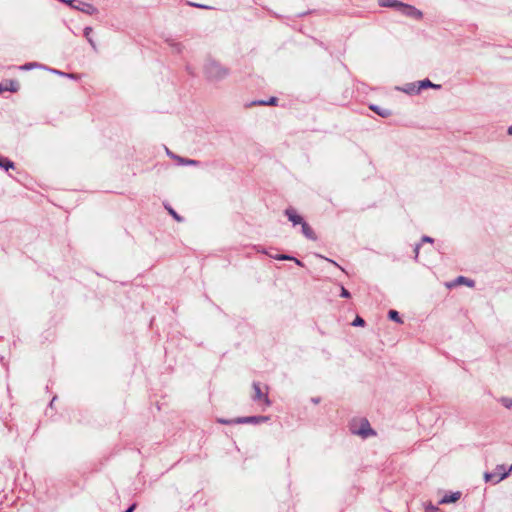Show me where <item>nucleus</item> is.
<instances>
[{"mask_svg": "<svg viewBox=\"0 0 512 512\" xmlns=\"http://www.w3.org/2000/svg\"><path fill=\"white\" fill-rule=\"evenodd\" d=\"M35 67H38V64H37L36 62H30V63H26V64H24V65L21 67V69H23V70H31V69H33V68H35Z\"/></svg>", "mask_w": 512, "mask_h": 512, "instance_id": "26", "label": "nucleus"}, {"mask_svg": "<svg viewBox=\"0 0 512 512\" xmlns=\"http://www.w3.org/2000/svg\"><path fill=\"white\" fill-rule=\"evenodd\" d=\"M461 497V492L459 491H456V492H451L449 494H446L444 495L441 500L439 501V504H449V503H454L456 502L457 500H459Z\"/></svg>", "mask_w": 512, "mask_h": 512, "instance_id": "9", "label": "nucleus"}, {"mask_svg": "<svg viewBox=\"0 0 512 512\" xmlns=\"http://www.w3.org/2000/svg\"><path fill=\"white\" fill-rule=\"evenodd\" d=\"M189 5L193 6V7H197V8H202V9H212V7H210V6L203 5V4H198V3H193V2H189Z\"/></svg>", "mask_w": 512, "mask_h": 512, "instance_id": "29", "label": "nucleus"}, {"mask_svg": "<svg viewBox=\"0 0 512 512\" xmlns=\"http://www.w3.org/2000/svg\"><path fill=\"white\" fill-rule=\"evenodd\" d=\"M276 102H277V98L276 97H271L268 100L254 101L251 104L252 105H275Z\"/></svg>", "mask_w": 512, "mask_h": 512, "instance_id": "17", "label": "nucleus"}, {"mask_svg": "<svg viewBox=\"0 0 512 512\" xmlns=\"http://www.w3.org/2000/svg\"><path fill=\"white\" fill-rule=\"evenodd\" d=\"M168 211L175 220H177L178 222L182 221V217L179 216L172 208H169Z\"/></svg>", "mask_w": 512, "mask_h": 512, "instance_id": "28", "label": "nucleus"}, {"mask_svg": "<svg viewBox=\"0 0 512 512\" xmlns=\"http://www.w3.org/2000/svg\"><path fill=\"white\" fill-rule=\"evenodd\" d=\"M222 72L221 66L215 61H208L205 65V73L209 79H217Z\"/></svg>", "mask_w": 512, "mask_h": 512, "instance_id": "6", "label": "nucleus"}, {"mask_svg": "<svg viewBox=\"0 0 512 512\" xmlns=\"http://www.w3.org/2000/svg\"><path fill=\"white\" fill-rule=\"evenodd\" d=\"M500 403L507 409L512 408V398L509 397H502L500 398Z\"/></svg>", "mask_w": 512, "mask_h": 512, "instance_id": "20", "label": "nucleus"}, {"mask_svg": "<svg viewBox=\"0 0 512 512\" xmlns=\"http://www.w3.org/2000/svg\"><path fill=\"white\" fill-rule=\"evenodd\" d=\"M169 45L177 52L180 53L182 51V45L180 43H176L174 41H169Z\"/></svg>", "mask_w": 512, "mask_h": 512, "instance_id": "23", "label": "nucleus"}, {"mask_svg": "<svg viewBox=\"0 0 512 512\" xmlns=\"http://www.w3.org/2000/svg\"><path fill=\"white\" fill-rule=\"evenodd\" d=\"M507 132L509 135H512V125L508 128Z\"/></svg>", "mask_w": 512, "mask_h": 512, "instance_id": "38", "label": "nucleus"}, {"mask_svg": "<svg viewBox=\"0 0 512 512\" xmlns=\"http://www.w3.org/2000/svg\"><path fill=\"white\" fill-rule=\"evenodd\" d=\"M291 261H294L298 266H304L303 262L300 261L299 259L295 258V257Z\"/></svg>", "mask_w": 512, "mask_h": 512, "instance_id": "33", "label": "nucleus"}, {"mask_svg": "<svg viewBox=\"0 0 512 512\" xmlns=\"http://www.w3.org/2000/svg\"><path fill=\"white\" fill-rule=\"evenodd\" d=\"M7 90V88H4L2 84H0V92Z\"/></svg>", "mask_w": 512, "mask_h": 512, "instance_id": "40", "label": "nucleus"}, {"mask_svg": "<svg viewBox=\"0 0 512 512\" xmlns=\"http://www.w3.org/2000/svg\"><path fill=\"white\" fill-rule=\"evenodd\" d=\"M325 259H326L327 261L331 262L332 264L337 265V263H336L335 261H333V260H331V259H328V258H325Z\"/></svg>", "mask_w": 512, "mask_h": 512, "instance_id": "39", "label": "nucleus"}, {"mask_svg": "<svg viewBox=\"0 0 512 512\" xmlns=\"http://www.w3.org/2000/svg\"><path fill=\"white\" fill-rule=\"evenodd\" d=\"M91 32H92V28L91 27H85L84 28V36L87 38V40L91 44V46L95 48V43L92 40V38H90Z\"/></svg>", "mask_w": 512, "mask_h": 512, "instance_id": "21", "label": "nucleus"}, {"mask_svg": "<svg viewBox=\"0 0 512 512\" xmlns=\"http://www.w3.org/2000/svg\"><path fill=\"white\" fill-rule=\"evenodd\" d=\"M136 508V504H132L130 507H128L124 512H133Z\"/></svg>", "mask_w": 512, "mask_h": 512, "instance_id": "32", "label": "nucleus"}, {"mask_svg": "<svg viewBox=\"0 0 512 512\" xmlns=\"http://www.w3.org/2000/svg\"><path fill=\"white\" fill-rule=\"evenodd\" d=\"M301 230H302L303 235L306 238H308L310 240H316L317 239L314 231L312 230V228L308 225V223L306 221H304L301 224Z\"/></svg>", "mask_w": 512, "mask_h": 512, "instance_id": "10", "label": "nucleus"}, {"mask_svg": "<svg viewBox=\"0 0 512 512\" xmlns=\"http://www.w3.org/2000/svg\"><path fill=\"white\" fill-rule=\"evenodd\" d=\"M173 158L177 159L180 163L184 164V165H195L197 163V161L195 160H192V159H183L179 156H175V155H172Z\"/></svg>", "mask_w": 512, "mask_h": 512, "instance_id": "19", "label": "nucleus"}, {"mask_svg": "<svg viewBox=\"0 0 512 512\" xmlns=\"http://www.w3.org/2000/svg\"><path fill=\"white\" fill-rule=\"evenodd\" d=\"M458 284H465L467 285L468 287H474L475 285V282L472 280V279H469L467 277H464V276H459L455 279L453 285H458Z\"/></svg>", "mask_w": 512, "mask_h": 512, "instance_id": "15", "label": "nucleus"}, {"mask_svg": "<svg viewBox=\"0 0 512 512\" xmlns=\"http://www.w3.org/2000/svg\"><path fill=\"white\" fill-rule=\"evenodd\" d=\"M66 77L75 79L77 76L75 74L65 73Z\"/></svg>", "mask_w": 512, "mask_h": 512, "instance_id": "36", "label": "nucleus"}, {"mask_svg": "<svg viewBox=\"0 0 512 512\" xmlns=\"http://www.w3.org/2000/svg\"><path fill=\"white\" fill-rule=\"evenodd\" d=\"M274 258L277 260H288V261H291L292 259H294L293 256H290L287 254H279V255H276Z\"/></svg>", "mask_w": 512, "mask_h": 512, "instance_id": "25", "label": "nucleus"}, {"mask_svg": "<svg viewBox=\"0 0 512 512\" xmlns=\"http://www.w3.org/2000/svg\"><path fill=\"white\" fill-rule=\"evenodd\" d=\"M354 434L360 435L363 438H368L370 436L376 435V432L370 427L369 421L367 419H362L360 422V427L357 430H352Z\"/></svg>", "mask_w": 512, "mask_h": 512, "instance_id": "7", "label": "nucleus"}, {"mask_svg": "<svg viewBox=\"0 0 512 512\" xmlns=\"http://www.w3.org/2000/svg\"><path fill=\"white\" fill-rule=\"evenodd\" d=\"M284 214L287 216L288 220L291 221L294 226L301 225L304 222L303 217L297 214V211L294 208H287L284 211Z\"/></svg>", "mask_w": 512, "mask_h": 512, "instance_id": "8", "label": "nucleus"}, {"mask_svg": "<svg viewBox=\"0 0 512 512\" xmlns=\"http://www.w3.org/2000/svg\"><path fill=\"white\" fill-rule=\"evenodd\" d=\"M67 4L70 7L74 8L76 10H79L81 12H84V13H86L88 15H92V14L97 12L96 7H94L92 4L86 3V2H82V1H79V0H68Z\"/></svg>", "mask_w": 512, "mask_h": 512, "instance_id": "5", "label": "nucleus"}, {"mask_svg": "<svg viewBox=\"0 0 512 512\" xmlns=\"http://www.w3.org/2000/svg\"><path fill=\"white\" fill-rule=\"evenodd\" d=\"M55 399H56L55 397H54V398H52V401H51V403H50V405H51V406H52L53 402L55 401Z\"/></svg>", "mask_w": 512, "mask_h": 512, "instance_id": "42", "label": "nucleus"}, {"mask_svg": "<svg viewBox=\"0 0 512 512\" xmlns=\"http://www.w3.org/2000/svg\"><path fill=\"white\" fill-rule=\"evenodd\" d=\"M378 3L381 7H391L397 11L399 9V5L402 4V2L398 0H378Z\"/></svg>", "mask_w": 512, "mask_h": 512, "instance_id": "11", "label": "nucleus"}, {"mask_svg": "<svg viewBox=\"0 0 512 512\" xmlns=\"http://www.w3.org/2000/svg\"><path fill=\"white\" fill-rule=\"evenodd\" d=\"M269 420L268 416H246V417H238L231 420H226V425L230 424H261L265 423Z\"/></svg>", "mask_w": 512, "mask_h": 512, "instance_id": "3", "label": "nucleus"}, {"mask_svg": "<svg viewBox=\"0 0 512 512\" xmlns=\"http://www.w3.org/2000/svg\"><path fill=\"white\" fill-rule=\"evenodd\" d=\"M425 512H441V510L438 507L429 503L425 506Z\"/></svg>", "mask_w": 512, "mask_h": 512, "instance_id": "22", "label": "nucleus"}, {"mask_svg": "<svg viewBox=\"0 0 512 512\" xmlns=\"http://www.w3.org/2000/svg\"><path fill=\"white\" fill-rule=\"evenodd\" d=\"M433 239L429 236H423L422 237V242H428V243H433Z\"/></svg>", "mask_w": 512, "mask_h": 512, "instance_id": "30", "label": "nucleus"}, {"mask_svg": "<svg viewBox=\"0 0 512 512\" xmlns=\"http://www.w3.org/2000/svg\"><path fill=\"white\" fill-rule=\"evenodd\" d=\"M340 296L344 297V298H350L351 294H350V292L344 286H341Z\"/></svg>", "mask_w": 512, "mask_h": 512, "instance_id": "27", "label": "nucleus"}, {"mask_svg": "<svg viewBox=\"0 0 512 512\" xmlns=\"http://www.w3.org/2000/svg\"><path fill=\"white\" fill-rule=\"evenodd\" d=\"M419 90L426 88L440 89L441 85L432 83L429 79L418 81Z\"/></svg>", "mask_w": 512, "mask_h": 512, "instance_id": "13", "label": "nucleus"}, {"mask_svg": "<svg viewBox=\"0 0 512 512\" xmlns=\"http://www.w3.org/2000/svg\"><path fill=\"white\" fill-rule=\"evenodd\" d=\"M419 249H420V244H416V245H415V248H414L415 259H417V258H418V255H419Z\"/></svg>", "mask_w": 512, "mask_h": 512, "instance_id": "31", "label": "nucleus"}, {"mask_svg": "<svg viewBox=\"0 0 512 512\" xmlns=\"http://www.w3.org/2000/svg\"><path fill=\"white\" fill-rule=\"evenodd\" d=\"M512 471V465L507 469L505 465H497L494 472H486L484 479L486 482H492L494 484L499 483L503 479L509 476Z\"/></svg>", "mask_w": 512, "mask_h": 512, "instance_id": "2", "label": "nucleus"}, {"mask_svg": "<svg viewBox=\"0 0 512 512\" xmlns=\"http://www.w3.org/2000/svg\"><path fill=\"white\" fill-rule=\"evenodd\" d=\"M14 167V162H12L10 159L6 157H0V168H3L6 171H8L9 169H14Z\"/></svg>", "mask_w": 512, "mask_h": 512, "instance_id": "16", "label": "nucleus"}, {"mask_svg": "<svg viewBox=\"0 0 512 512\" xmlns=\"http://www.w3.org/2000/svg\"><path fill=\"white\" fill-rule=\"evenodd\" d=\"M370 109L383 118L389 117L392 114L389 109L382 108L377 105H371Z\"/></svg>", "mask_w": 512, "mask_h": 512, "instance_id": "12", "label": "nucleus"}, {"mask_svg": "<svg viewBox=\"0 0 512 512\" xmlns=\"http://www.w3.org/2000/svg\"><path fill=\"white\" fill-rule=\"evenodd\" d=\"M398 12H400L404 16H407V17H410V18H413L416 20H420L423 17V13L419 9H417L416 7H414L410 4H406L403 2L401 5H399Z\"/></svg>", "mask_w": 512, "mask_h": 512, "instance_id": "4", "label": "nucleus"}, {"mask_svg": "<svg viewBox=\"0 0 512 512\" xmlns=\"http://www.w3.org/2000/svg\"><path fill=\"white\" fill-rule=\"evenodd\" d=\"M218 422L221 423V424H224V419L223 418H219Z\"/></svg>", "mask_w": 512, "mask_h": 512, "instance_id": "41", "label": "nucleus"}, {"mask_svg": "<svg viewBox=\"0 0 512 512\" xmlns=\"http://www.w3.org/2000/svg\"><path fill=\"white\" fill-rule=\"evenodd\" d=\"M7 90L11 91V92H15L17 91V86H14L13 83H11V87L10 88H7Z\"/></svg>", "mask_w": 512, "mask_h": 512, "instance_id": "34", "label": "nucleus"}, {"mask_svg": "<svg viewBox=\"0 0 512 512\" xmlns=\"http://www.w3.org/2000/svg\"><path fill=\"white\" fill-rule=\"evenodd\" d=\"M402 90L405 93H408V94H418V93H420L419 86H418L417 82L406 84Z\"/></svg>", "mask_w": 512, "mask_h": 512, "instance_id": "14", "label": "nucleus"}, {"mask_svg": "<svg viewBox=\"0 0 512 512\" xmlns=\"http://www.w3.org/2000/svg\"><path fill=\"white\" fill-rule=\"evenodd\" d=\"M388 318L390 320H393V321L397 322V323H402V319H401L399 313L396 310H390L388 312Z\"/></svg>", "mask_w": 512, "mask_h": 512, "instance_id": "18", "label": "nucleus"}, {"mask_svg": "<svg viewBox=\"0 0 512 512\" xmlns=\"http://www.w3.org/2000/svg\"><path fill=\"white\" fill-rule=\"evenodd\" d=\"M352 325L353 326H364L365 325V321L362 317L360 316H357L354 321L352 322Z\"/></svg>", "mask_w": 512, "mask_h": 512, "instance_id": "24", "label": "nucleus"}, {"mask_svg": "<svg viewBox=\"0 0 512 512\" xmlns=\"http://www.w3.org/2000/svg\"><path fill=\"white\" fill-rule=\"evenodd\" d=\"M52 72L55 73V74H59L61 76H65L64 72H61V71H58V70H52Z\"/></svg>", "mask_w": 512, "mask_h": 512, "instance_id": "35", "label": "nucleus"}, {"mask_svg": "<svg viewBox=\"0 0 512 512\" xmlns=\"http://www.w3.org/2000/svg\"><path fill=\"white\" fill-rule=\"evenodd\" d=\"M252 400L256 403L264 405V407H269L271 405V401L268 397V387L261 385L259 382L252 383Z\"/></svg>", "mask_w": 512, "mask_h": 512, "instance_id": "1", "label": "nucleus"}, {"mask_svg": "<svg viewBox=\"0 0 512 512\" xmlns=\"http://www.w3.org/2000/svg\"><path fill=\"white\" fill-rule=\"evenodd\" d=\"M319 401L320 400L318 398H312V402L315 403V404L319 403Z\"/></svg>", "mask_w": 512, "mask_h": 512, "instance_id": "37", "label": "nucleus"}]
</instances>
